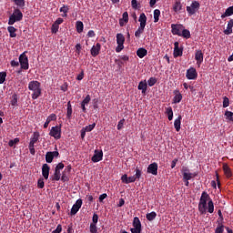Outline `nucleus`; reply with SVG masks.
Returning a JSON list of instances; mask_svg holds the SVG:
<instances>
[{
	"instance_id": "nucleus-1",
	"label": "nucleus",
	"mask_w": 233,
	"mask_h": 233,
	"mask_svg": "<svg viewBox=\"0 0 233 233\" xmlns=\"http://www.w3.org/2000/svg\"><path fill=\"white\" fill-rule=\"evenodd\" d=\"M207 210L209 214H214V201L210 198V195L204 191L201 194L198 203V212L201 216H205V214H207Z\"/></svg>"
},
{
	"instance_id": "nucleus-2",
	"label": "nucleus",
	"mask_w": 233,
	"mask_h": 233,
	"mask_svg": "<svg viewBox=\"0 0 233 233\" xmlns=\"http://www.w3.org/2000/svg\"><path fill=\"white\" fill-rule=\"evenodd\" d=\"M28 90L33 92L32 99H38L41 96V83L37 80H33L28 84Z\"/></svg>"
},
{
	"instance_id": "nucleus-3",
	"label": "nucleus",
	"mask_w": 233,
	"mask_h": 233,
	"mask_svg": "<svg viewBox=\"0 0 233 233\" xmlns=\"http://www.w3.org/2000/svg\"><path fill=\"white\" fill-rule=\"evenodd\" d=\"M138 21L140 22V25L135 32V37H137V39H139V37H141V34L145 32V26H147V15H145V13H141Z\"/></svg>"
},
{
	"instance_id": "nucleus-4",
	"label": "nucleus",
	"mask_w": 233,
	"mask_h": 233,
	"mask_svg": "<svg viewBox=\"0 0 233 233\" xmlns=\"http://www.w3.org/2000/svg\"><path fill=\"white\" fill-rule=\"evenodd\" d=\"M23 20V13L19 8L15 9L14 13L9 16L8 25H12L17 23V21Z\"/></svg>"
},
{
	"instance_id": "nucleus-5",
	"label": "nucleus",
	"mask_w": 233,
	"mask_h": 233,
	"mask_svg": "<svg viewBox=\"0 0 233 233\" xmlns=\"http://www.w3.org/2000/svg\"><path fill=\"white\" fill-rule=\"evenodd\" d=\"M199 6H201V5L199 4V2L194 0L190 6H187V12L189 15H194V14H196V12H198L199 10Z\"/></svg>"
},
{
	"instance_id": "nucleus-6",
	"label": "nucleus",
	"mask_w": 233,
	"mask_h": 233,
	"mask_svg": "<svg viewBox=\"0 0 233 233\" xmlns=\"http://www.w3.org/2000/svg\"><path fill=\"white\" fill-rule=\"evenodd\" d=\"M19 63L21 65L22 70H28V56H26V51L22 53L19 56Z\"/></svg>"
},
{
	"instance_id": "nucleus-7",
	"label": "nucleus",
	"mask_w": 233,
	"mask_h": 233,
	"mask_svg": "<svg viewBox=\"0 0 233 233\" xmlns=\"http://www.w3.org/2000/svg\"><path fill=\"white\" fill-rule=\"evenodd\" d=\"M184 28H185V26L181 24H179V25L172 24L171 25V32H172L173 35H178L180 37Z\"/></svg>"
},
{
	"instance_id": "nucleus-8",
	"label": "nucleus",
	"mask_w": 233,
	"mask_h": 233,
	"mask_svg": "<svg viewBox=\"0 0 233 233\" xmlns=\"http://www.w3.org/2000/svg\"><path fill=\"white\" fill-rule=\"evenodd\" d=\"M49 136L55 139H61V127H53L49 132Z\"/></svg>"
},
{
	"instance_id": "nucleus-9",
	"label": "nucleus",
	"mask_w": 233,
	"mask_h": 233,
	"mask_svg": "<svg viewBox=\"0 0 233 233\" xmlns=\"http://www.w3.org/2000/svg\"><path fill=\"white\" fill-rule=\"evenodd\" d=\"M133 227L134 228H131L132 233H141V220H139V218H134Z\"/></svg>"
},
{
	"instance_id": "nucleus-10",
	"label": "nucleus",
	"mask_w": 233,
	"mask_h": 233,
	"mask_svg": "<svg viewBox=\"0 0 233 233\" xmlns=\"http://www.w3.org/2000/svg\"><path fill=\"white\" fill-rule=\"evenodd\" d=\"M83 206V199H77L76 203L73 205L70 214L71 216H76L77 212H79V208Z\"/></svg>"
},
{
	"instance_id": "nucleus-11",
	"label": "nucleus",
	"mask_w": 233,
	"mask_h": 233,
	"mask_svg": "<svg viewBox=\"0 0 233 233\" xmlns=\"http://www.w3.org/2000/svg\"><path fill=\"white\" fill-rule=\"evenodd\" d=\"M186 77L189 80L198 79V71H196V68L190 67L189 69H187Z\"/></svg>"
},
{
	"instance_id": "nucleus-12",
	"label": "nucleus",
	"mask_w": 233,
	"mask_h": 233,
	"mask_svg": "<svg viewBox=\"0 0 233 233\" xmlns=\"http://www.w3.org/2000/svg\"><path fill=\"white\" fill-rule=\"evenodd\" d=\"M54 157H59V152L58 151H48L46 154V163H52L54 161Z\"/></svg>"
},
{
	"instance_id": "nucleus-13",
	"label": "nucleus",
	"mask_w": 233,
	"mask_h": 233,
	"mask_svg": "<svg viewBox=\"0 0 233 233\" xmlns=\"http://www.w3.org/2000/svg\"><path fill=\"white\" fill-rule=\"evenodd\" d=\"M103 160V151H99L97 149L95 150L94 156L91 157V161L93 163H99V161Z\"/></svg>"
},
{
	"instance_id": "nucleus-14",
	"label": "nucleus",
	"mask_w": 233,
	"mask_h": 233,
	"mask_svg": "<svg viewBox=\"0 0 233 233\" xmlns=\"http://www.w3.org/2000/svg\"><path fill=\"white\" fill-rule=\"evenodd\" d=\"M157 163L154 162L151 163L148 167H147V174H152L153 176H157Z\"/></svg>"
},
{
	"instance_id": "nucleus-15",
	"label": "nucleus",
	"mask_w": 233,
	"mask_h": 233,
	"mask_svg": "<svg viewBox=\"0 0 233 233\" xmlns=\"http://www.w3.org/2000/svg\"><path fill=\"white\" fill-rule=\"evenodd\" d=\"M174 46V57H181L183 56V48H179V42H175Z\"/></svg>"
},
{
	"instance_id": "nucleus-16",
	"label": "nucleus",
	"mask_w": 233,
	"mask_h": 233,
	"mask_svg": "<svg viewBox=\"0 0 233 233\" xmlns=\"http://www.w3.org/2000/svg\"><path fill=\"white\" fill-rule=\"evenodd\" d=\"M42 176L44 179H48L50 176V166H48V164H44L42 166Z\"/></svg>"
},
{
	"instance_id": "nucleus-17",
	"label": "nucleus",
	"mask_w": 233,
	"mask_h": 233,
	"mask_svg": "<svg viewBox=\"0 0 233 233\" xmlns=\"http://www.w3.org/2000/svg\"><path fill=\"white\" fill-rule=\"evenodd\" d=\"M99 52H101V44L96 43V45L93 46L91 48V56L93 57H97V56H99Z\"/></svg>"
},
{
	"instance_id": "nucleus-18",
	"label": "nucleus",
	"mask_w": 233,
	"mask_h": 233,
	"mask_svg": "<svg viewBox=\"0 0 233 233\" xmlns=\"http://www.w3.org/2000/svg\"><path fill=\"white\" fill-rule=\"evenodd\" d=\"M195 59L197 61L198 66H201V63H203V51L201 50L196 51Z\"/></svg>"
},
{
	"instance_id": "nucleus-19",
	"label": "nucleus",
	"mask_w": 233,
	"mask_h": 233,
	"mask_svg": "<svg viewBox=\"0 0 233 233\" xmlns=\"http://www.w3.org/2000/svg\"><path fill=\"white\" fill-rule=\"evenodd\" d=\"M121 181L122 183H125L126 185H128V183H135L136 181V177H128L127 174L123 175L121 177Z\"/></svg>"
},
{
	"instance_id": "nucleus-20",
	"label": "nucleus",
	"mask_w": 233,
	"mask_h": 233,
	"mask_svg": "<svg viewBox=\"0 0 233 233\" xmlns=\"http://www.w3.org/2000/svg\"><path fill=\"white\" fill-rule=\"evenodd\" d=\"M175 96L173 98V103L175 105H177V103H181V100L183 99V95L178 90L174 91Z\"/></svg>"
},
{
	"instance_id": "nucleus-21",
	"label": "nucleus",
	"mask_w": 233,
	"mask_h": 233,
	"mask_svg": "<svg viewBox=\"0 0 233 233\" xmlns=\"http://www.w3.org/2000/svg\"><path fill=\"white\" fill-rule=\"evenodd\" d=\"M137 88L142 91V94H147V88H148V84L147 80L140 81Z\"/></svg>"
},
{
	"instance_id": "nucleus-22",
	"label": "nucleus",
	"mask_w": 233,
	"mask_h": 233,
	"mask_svg": "<svg viewBox=\"0 0 233 233\" xmlns=\"http://www.w3.org/2000/svg\"><path fill=\"white\" fill-rule=\"evenodd\" d=\"M181 10H183V4H181L180 1L175 2L173 5V12H175L176 14H179Z\"/></svg>"
},
{
	"instance_id": "nucleus-23",
	"label": "nucleus",
	"mask_w": 233,
	"mask_h": 233,
	"mask_svg": "<svg viewBox=\"0 0 233 233\" xmlns=\"http://www.w3.org/2000/svg\"><path fill=\"white\" fill-rule=\"evenodd\" d=\"M181 119H183V116L179 115L177 118L174 121V127L177 132H179V130H181Z\"/></svg>"
},
{
	"instance_id": "nucleus-24",
	"label": "nucleus",
	"mask_w": 233,
	"mask_h": 233,
	"mask_svg": "<svg viewBox=\"0 0 233 233\" xmlns=\"http://www.w3.org/2000/svg\"><path fill=\"white\" fill-rule=\"evenodd\" d=\"M233 19H230L228 23L227 29L224 30L225 35H230L232 34Z\"/></svg>"
},
{
	"instance_id": "nucleus-25",
	"label": "nucleus",
	"mask_w": 233,
	"mask_h": 233,
	"mask_svg": "<svg viewBox=\"0 0 233 233\" xmlns=\"http://www.w3.org/2000/svg\"><path fill=\"white\" fill-rule=\"evenodd\" d=\"M39 137H40L39 132L37 131L34 132L30 139L29 145L35 146V143H37V141H39Z\"/></svg>"
},
{
	"instance_id": "nucleus-26",
	"label": "nucleus",
	"mask_w": 233,
	"mask_h": 233,
	"mask_svg": "<svg viewBox=\"0 0 233 233\" xmlns=\"http://www.w3.org/2000/svg\"><path fill=\"white\" fill-rule=\"evenodd\" d=\"M147 54H148V51L143 47H140L137 50V56L140 59H143V57H145V56H147Z\"/></svg>"
},
{
	"instance_id": "nucleus-27",
	"label": "nucleus",
	"mask_w": 233,
	"mask_h": 233,
	"mask_svg": "<svg viewBox=\"0 0 233 233\" xmlns=\"http://www.w3.org/2000/svg\"><path fill=\"white\" fill-rule=\"evenodd\" d=\"M230 15H233V5L226 9L225 13L221 15V19H225V17H230Z\"/></svg>"
},
{
	"instance_id": "nucleus-28",
	"label": "nucleus",
	"mask_w": 233,
	"mask_h": 233,
	"mask_svg": "<svg viewBox=\"0 0 233 233\" xmlns=\"http://www.w3.org/2000/svg\"><path fill=\"white\" fill-rule=\"evenodd\" d=\"M223 170L227 177H232V171L230 170V167H228V165L223 164Z\"/></svg>"
},
{
	"instance_id": "nucleus-29",
	"label": "nucleus",
	"mask_w": 233,
	"mask_h": 233,
	"mask_svg": "<svg viewBox=\"0 0 233 233\" xmlns=\"http://www.w3.org/2000/svg\"><path fill=\"white\" fill-rule=\"evenodd\" d=\"M166 114L167 116L168 121H172V119H174V111L172 110L171 106L166 108Z\"/></svg>"
},
{
	"instance_id": "nucleus-30",
	"label": "nucleus",
	"mask_w": 233,
	"mask_h": 233,
	"mask_svg": "<svg viewBox=\"0 0 233 233\" xmlns=\"http://www.w3.org/2000/svg\"><path fill=\"white\" fill-rule=\"evenodd\" d=\"M7 32H9L10 37H17V34H15V32H17V29L15 27L8 26Z\"/></svg>"
},
{
	"instance_id": "nucleus-31",
	"label": "nucleus",
	"mask_w": 233,
	"mask_h": 233,
	"mask_svg": "<svg viewBox=\"0 0 233 233\" xmlns=\"http://www.w3.org/2000/svg\"><path fill=\"white\" fill-rule=\"evenodd\" d=\"M116 44L125 45V36L123 35V34L121 33L116 34Z\"/></svg>"
},
{
	"instance_id": "nucleus-32",
	"label": "nucleus",
	"mask_w": 233,
	"mask_h": 233,
	"mask_svg": "<svg viewBox=\"0 0 233 233\" xmlns=\"http://www.w3.org/2000/svg\"><path fill=\"white\" fill-rule=\"evenodd\" d=\"M59 179H61V171L55 169V173L51 177V181H59Z\"/></svg>"
},
{
	"instance_id": "nucleus-33",
	"label": "nucleus",
	"mask_w": 233,
	"mask_h": 233,
	"mask_svg": "<svg viewBox=\"0 0 233 233\" xmlns=\"http://www.w3.org/2000/svg\"><path fill=\"white\" fill-rule=\"evenodd\" d=\"M180 37H184V39H190V31L188 29H182V33H180Z\"/></svg>"
},
{
	"instance_id": "nucleus-34",
	"label": "nucleus",
	"mask_w": 233,
	"mask_h": 233,
	"mask_svg": "<svg viewBox=\"0 0 233 233\" xmlns=\"http://www.w3.org/2000/svg\"><path fill=\"white\" fill-rule=\"evenodd\" d=\"M66 117L67 119H72V104L70 101L67 102Z\"/></svg>"
},
{
	"instance_id": "nucleus-35",
	"label": "nucleus",
	"mask_w": 233,
	"mask_h": 233,
	"mask_svg": "<svg viewBox=\"0 0 233 233\" xmlns=\"http://www.w3.org/2000/svg\"><path fill=\"white\" fill-rule=\"evenodd\" d=\"M157 216V214L155 211H152L150 213H147L146 218H147V221H154V219H156Z\"/></svg>"
},
{
	"instance_id": "nucleus-36",
	"label": "nucleus",
	"mask_w": 233,
	"mask_h": 233,
	"mask_svg": "<svg viewBox=\"0 0 233 233\" xmlns=\"http://www.w3.org/2000/svg\"><path fill=\"white\" fill-rule=\"evenodd\" d=\"M159 15H161V11L159 9L154 10V23H157L159 21Z\"/></svg>"
},
{
	"instance_id": "nucleus-37",
	"label": "nucleus",
	"mask_w": 233,
	"mask_h": 233,
	"mask_svg": "<svg viewBox=\"0 0 233 233\" xmlns=\"http://www.w3.org/2000/svg\"><path fill=\"white\" fill-rule=\"evenodd\" d=\"M68 10H69V8H68V5H63L61 8H60V12H62V13H64L63 15H62V17H67V14H68Z\"/></svg>"
},
{
	"instance_id": "nucleus-38",
	"label": "nucleus",
	"mask_w": 233,
	"mask_h": 233,
	"mask_svg": "<svg viewBox=\"0 0 233 233\" xmlns=\"http://www.w3.org/2000/svg\"><path fill=\"white\" fill-rule=\"evenodd\" d=\"M84 28H85V25H83V22L77 21L76 22V32H78V34H81V32H83Z\"/></svg>"
},
{
	"instance_id": "nucleus-39",
	"label": "nucleus",
	"mask_w": 233,
	"mask_h": 233,
	"mask_svg": "<svg viewBox=\"0 0 233 233\" xmlns=\"http://www.w3.org/2000/svg\"><path fill=\"white\" fill-rule=\"evenodd\" d=\"M19 8H25V0H12Z\"/></svg>"
},
{
	"instance_id": "nucleus-40",
	"label": "nucleus",
	"mask_w": 233,
	"mask_h": 233,
	"mask_svg": "<svg viewBox=\"0 0 233 233\" xmlns=\"http://www.w3.org/2000/svg\"><path fill=\"white\" fill-rule=\"evenodd\" d=\"M226 118L228 121H231L233 123V112L232 111H226L225 112Z\"/></svg>"
},
{
	"instance_id": "nucleus-41",
	"label": "nucleus",
	"mask_w": 233,
	"mask_h": 233,
	"mask_svg": "<svg viewBox=\"0 0 233 233\" xmlns=\"http://www.w3.org/2000/svg\"><path fill=\"white\" fill-rule=\"evenodd\" d=\"M6 81V72H0V85H3Z\"/></svg>"
},
{
	"instance_id": "nucleus-42",
	"label": "nucleus",
	"mask_w": 233,
	"mask_h": 233,
	"mask_svg": "<svg viewBox=\"0 0 233 233\" xmlns=\"http://www.w3.org/2000/svg\"><path fill=\"white\" fill-rule=\"evenodd\" d=\"M89 232L90 233H97V224H90Z\"/></svg>"
},
{
	"instance_id": "nucleus-43",
	"label": "nucleus",
	"mask_w": 233,
	"mask_h": 233,
	"mask_svg": "<svg viewBox=\"0 0 233 233\" xmlns=\"http://www.w3.org/2000/svg\"><path fill=\"white\" fill-rule=\"evenodd\" d=\"M11 105L12 106H17V94L12 96Z\"/></svg>"
},
{
	"instance_id": "nucleus-44",
	"label": "nucleus",
	"mask_w": 233,
	"mask_h": 233,
	"mask_svg": "<svg viewBox=\"0 0 233 233\" xmlns=\"http://www.w3.org/2000/svg\"><path fill=\"white\" fill-rule=\"evenodd\" d=\"M191 178H192V173H187V172L183 173L184 181H190Z\"/></svg>"
},
{
	"instance_id": "nucleus-45",
	"label": "nucleus",
	"mask_w": 233,
	"mask_h": 233,
	"mask_svg": "<svg viewBox=\"0 0 233 233\" xmlns=\"http://www.w3.org/2000/svg\"><path fill=\"white\" fill-rule=\"evenodd\" d=\"M156 83H157V79H156V77H150L147 80L148 86H154V85H156Z\"/></svg>"
},
{
	"instance_id": "nucleus-46",
	"label": "nucleus",
	"mask_w": 233,
	"mask_h": 233,
	"mask_svg": "<svg viewBox=\"0 0 233 233\" xmlns=\"http://www.w3.org/2000/svg\"><path fill=\"white\" fill-rule=\"evenodd\" d=\"M225 232V226L224 225H219L216 228L215 233H223Z\"/></svg>"
},
{
	"instance_id": "nucleus-47",
	"label": "nucleus",
	"mask_w": 233,
	"mask_h": 233,
	"mask_svg": "<svg viewBox=\"0 0 233 233\" xmlns=\"http://www.w3.org/2000/svg\"><path fill=\"white\" fill-rule=\"evenodd\" d=\"M51 32L52 34H57V32H59V25L54 23L51 27Z\"/></svg>"
},
{
	"instance_id": "nucleus-48",
	"label": "nucleus",
	"mask_w": 233,
	"mask_h": 233,
	"mask_svg": "<svg viewBox=\"0 0 233 233\" xmlns=\"http://www.w3.org/2000/svg\"><path fill=\"white\" fill-rule=\"evenodd\" d=\"M230 105V100L228 97L224 96L223 97V108H227Z\"/></svg>"
},
{
	"instance_id": "nucleus-49",
	"label": "nucleus",
	"mask_w": 233,
	"mask_h": 233,
	"mask_svg": "<svg viewBox=\"0 0 233 233\" xmlns=\"http://www.w3.org/2000/svg\"><path fill=\"white\" fill-rule=\"evenodd\" d=\"M135 172L136 174L134 177H136V179H140L142 175L141 169H139V167H136Z\"/></svg>"
},
{
	"instance_id": "nucleus-50",
	"label": "nucleus",
	"mask_w": 233,
	"mask_h": 233,
	"mask_svg": "<svg viewBox=\"0 0 233 233\" xmlns=\"http://www.w3.org/2000/svg\"><path fill=\"white\" fill-rule=\"evenodd\" d=\"M92 101V98L90 97V95H86L85 99L81 102L82 105H88Z\"/></svg>"
},
{
	"instance_id": "nucleus-51",
	"label": "nucleus",
	"mask_w": 233,
	"mask_h": 233,
	"mask_svg": "<svg viewBox=\"0 0 233 233\" xmlns=\"http://www.w3.org/2000/svg\"><path fill=\"white\" fill-rule=\"evenodd\" d=\"M93 128H96V123H93L89 126H86V127H84V129L86 131V132H92Z\"/></svg>"
},
{
	"instance_id": "nucleus-52",
	"label": "nucleus",
	"mask_w": 233,
	"mask_h": 233,
	"mask_svg": "<svg viewBox=\"0 0 233 233\" xmlns=\"http://www.w3.org/2000/svg\"><path fill=\"white\" fill-rule=\"evenodd\" d=\"M97 221H99V216H97V214L94 213L91 224L97 225Z\"/></svg>"
},
{
	"instance_id": "nucleus-53",
	"label": "nucleus",
	"mask_w": 233,
	"mask_h": 233,
	"mask_svg": "<svg viewBox=\"0 0 233 233\" xmlns=\"http://www.w3.org/2000/svg\"><path fill=\"white\" fill-rule=\"evenodd\" d=\"M65 168V164L63 162H60L56 165L55 170H57L58 172H61Z\"/></svg>"
},
{
	"instance_id": "nucleus-54",
	"label": "nucleus",
	"mask_w": 233,
	"mask_h": 233,
	"mask_svg": "<svg viewBox=\"0 0 233 233\" xmlns=\"http://www.w3.org/2000/svg\"><path fill=\"white\" fill-rule=\"evenodd\" d=\"M38 188H45V180L43 178H39L37 181Z\"/></svg>"
},
{
	"instance_id": "nucleus-55",
	"label": "nucleus",
	"mask_w": 233,
	"mask_h": 233,
	"mask_svg": "<svg viewBox=\"0 0 233 233\" xmlns=\"http://www.w3.org/2000/svg\"><path fill=\"white\" fill-rule=\"evenodd\" d=\"M17 143H19V138L16 137L13 140H9L8 146L9 147H14V145H17Z\"/></svg>"
},
{
	"instance_id": "nucleus-56",
	"label": "nucleus",
	"mask_w": 233,
	"mask_h": 233,
	"mask_svg": "<svg viewBox=\"0 0 233 233\" xmlns=\"http://www.w3.org/2000/svg\"><path fill=\"white\" fill-rule=\"evenodd\" d=\"M122 19L124 20V23H128V12L123 13Z\"/></svg>"
},
{
	"instance_id": "nucleus-57",
	"label": "nucleus",
	"mask_w": 233,
	"mask_h": 233,
	"mask_svg": "<svg viewBox=\"0 0 233 233\" xmlns=\"http://www.w3.org/2000/svg\"><path fill=\"white\" fill-rule=\"evenodd\" d=\"M29 151H30V154H32V156H35V148L34 145L29 144Z\"/></svg>"
},
{
	"instance_id": "nucleus-58",
	"label": "nucleus",
	"mask_w": 233,
	"mask_h": 233,
	"mask_svg": "<svg viewBox=\"0 0 233 233\" xmlns=\"http://www.w3.org/2000/svg\"><path fill=\"white\" fill-rule=\"evenodd\" d=\"M63 231V227L59 224L52 233H61Z\"/></svg>"
},
{
	"instance_id": "nucleus-59",
	"label": "nucleus",
	"mask_w": 233,
	"mask_h": 233,
	"mask_svg": "<svg viewBox=\"0 0 233 233\" xmlns=\"http://www.w3.org/2000/svg\"><path fill=\"white\" fill-rule=\"evenodd\" d=\"M123 48H125L124 44H117V46L116 47V52L119 53L121 52V50H123Z\"/></svg>"
},
{
	"instance_id": "nucleus-60",
	"label": "nucleus",
	"mask_w": 233,
	"mask_h": 233,
	"mask_svg": "<svg viewBox=\"0 0 233 233\" xmlns=\"http://www.w3.org/2000/svg\"><path fill=\"white\" fill-rule=\"evenodd\" d=\"M85 77V71H81V73L76 76L77 81H83V78Z\"/></svg>"
},
{
	"instance_id": "nucleus-61",
	"label": "nucleus",
	"mask_w": 233,
	"mask_h": 233,
	"mask_svg": "<svg viewBox=\"0 0 233 233\" xmlns=\"http://www.w3.org/2000/svg\"><path fill=\"white\" fill-rule=\"evenodd\" d=\"M125 125V119H121L117 124V130H121L123 128V126Z\"/></svg>"
},
{
	"instance_id": "nucleus-62",
	"label": "nucleus",
	"mask_w": 233,
	"mask_h": 233,
	"mask_svg": "<svg viewBox=\"0 0 233 233\" xmlns=\"http://www.w3.org/2000/svg\"><path fill=\"white\" fill-rule=\"evenodd\" d=\"M47 119L52 122V121H56V119H57V116H56V114H51Z\"/></svg>"
},
{
	"instance_id": "nucleus-63",
	"label": "nucleus",
	"mask_w": 233,
	"mask_h": 233,
	"mask_svg": "<svg viewBox=\"0 0 233 233\" xmlns=\"http://www.w3.org/2000/svg\"><path fill=\"white\" fill-rule=\"evenodd\" d=\"M131 6H132V8L137 10V0H132L131 1Z\"/></svg>"
},
{
	"instance_id": "nucleus-64",
	"label": "nucleus",
	"mask_w": 233,
	"mask_h": 233,
	"mask_svg": "<svg viewBox=\"0 0 233 233\" xmlns=\"http://www.w3.org/2000/svg\"><path fill=\"white\" fill-rule=\"evenodd\" d=\"M88 37H96V32L94 30H89L87 33Z\"/></svg>"
}]
</instances>
